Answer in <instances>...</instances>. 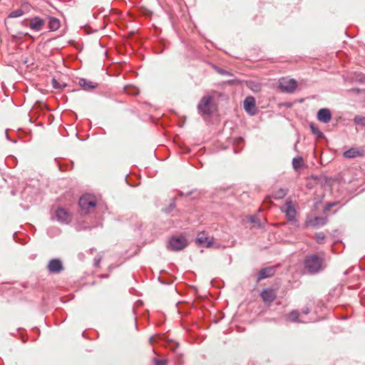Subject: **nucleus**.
<instances>
[{
	"instance_id": "obj_9",
	"label": "nucleus",
	"mask_w": 365,
	"mask_h": 365,
	"mask_svg": "<svg viewBox=\"0 0 365 365\" xmlns=\"http://www.w3.org/2000/svg\"><path fill=\"white\" fill-rule=\"evenodd\" d=\"M244 108L245 110L253 115L255 113V99L252 96L247 97L244 101Z\"/></svg>"
},
{
	"instance_id": "obj_6",
	"label": "nucleus",
	"mask_w": 365,
	"mask_h": 365,
	"mask_svg": "<svg viewBox=\"0 0 365 365\" xmlns=\"http://www.w3.org/2000/svg\"><path fill=\"white\" fill-rule=\"evenodd\" d=\"M26 21L29 22V28L36 31H41L46 24V21L39 16H34L30 19H26L24 21V24H25Z\"/></svg>"
},
{
	"instance_id": "obj_12",
	"label": "nucleus",
	"mask_w": 365,
	"mask_h": 365,
	"mask_svg": "<svg viewBox=\"0 0 365 365\" xmlns=\"http://www.w3.org/2000/svg\"><path fill=\"white\" fill-rule=\"evenodd\" d=\"M281 210L286 214L289 220L294 218L296 211L291 202H287L285 205L281 207Z\"/></svg>"
},
{
	"instance_id": "obj_16",
	"label": "nucleus",
	"mask_w": 365,
	"mask_h": 365,
	"mask_svg": "<svg viewBox=\"0 0 365 365\" xmlns=\"http://www.w3.org/2000/svg\"><path fill=\"white\" fill-rule=\"evenodd\" d=\"M307 223L309 226H312L313 227H317L319 226H322L325 225L326 220L322 217H315L312 220H309Z\"/></svg>"
},
{
	"instance_id": "obj_20",
	"label": "nucleus",
	"mask_w": 365,
	"mask_h": 365,
	"mask_svg": "<svg viewBox=\"0 0 365 365\" xmlns=\"http://www.w3.org/2000/svg\"><path fill=\"white\" fill-rule=\"evenodd\" d=\"M248 87L254 92H259L261 91V85L258 83L250 81L247 84Z\"/></svg>"
},
{
	"instance_id": "obj_11",
	"label": "nucleus",
	"mask_w": 365,
	"mask_h": 365,
	"mask_svg": "<svg viewBox=\"0 0 365 365\" xmlns=\"http://www.w3.org/2000/svg\"><path fill=\"white\" fill-rule=\"evenodd\" d=\"M48 269L50 272L58 273L63 269V265L59 259H52L48 264Z\"/></svg>"
},
{
	"instance_id": "obj_24",
	"label": "nucleus",
	"mask_w": 365,
	"mask_h": 365,
	"mask_svg": "<svg viewBox=\"0 0 365 365\" xmlns=\"http://www.w3.org/2000/svg\"><path fill=\"white\" fill-rule=\"evenodd\" d=\"M24 14V11L21 9H19L11 11L9 14V18H16V17L21 16Z\"/></svg>"
},
{
	"instance_id": "obj_15",
	"label": "nucleus",
	"mask_w": 365,
	"mask_h": 365,
	"mask_svg": "<svg viewBox=\"0 0 365 365\" xmlns=\"http://www.w3.org/2000/svg\"><path fill=\"white\" fill-rule=\"evenodd\" d=\"M274 269L272 267H267V268L262 269L259 272V274H258L257 281L259 282L260 280H262L263 279L272 277L274 275Z\"/></svg>"
},
{
	"instance_id": "obj_21",
	"label": "nucleus",
	"mask_w": 365,
	"mask_h": 365,
	"mask_svg": "<svg viewBox=\"0 0 365 365\" xmlns=\"http://www.w3.org/2000/svg\"><path fill=\"white\" fill-rule=\"evenodd\" d=\"M287 195V191L284 189H279L273 195L274 199H282Z\"/></svg>"
},
{
	"instance_id": "obj_8",
	"label": "nucleus",
	"mask_w": 365,
	"mask_h": 365,
	"mask_svg": "<svg viewBox=\"0 0 365 365\" xmlns=\"http://www.w3.org/2000/svg\"><path fill=\"white\" fill-rule=\"evenodd\" d=\"M263 302L266 304H271L273 302L276 297V292L272 289H264L260 294Z\"/></svg>"
},
{
	"instance_id": "obj_19",
	"label": "nucleus",
	"mask_w": 365,
	"mask_h": 365,
	"mask_svg": "<svg viewBox=\"0 0 365 365\" xmlns=\"http://www.w3.org/2000/svg\"><path fill=\"white\" fill-rule=\"evenodd\" d=\"M304 162L302 158H295L292 160V165L295 170L302 168Z\"/></svg>"
},
{
	"instance_id": "obj_18",
	"label": "nucleus",
	"mask_w": 365,
	"mask_h": 365,
	"mask_svg": "<svg viewBox=\"0 0 365 365\" xmlns=\"http://www.w3.org/2000/svg\"><path fill=\"white\" fill-rule=\"evenodd\" d=\"M48 28L51 31H56L60 27V21L58 19L53 18V17H49L48 18Z\"/></svg>"
},
{
	"instance_id": "obj_14",
	"label": "nucleus",
	"mask_w": 365,
	"mask_h": 365,
	"mask_svg": "<svg viewBox=\"0 0 365 365\" xmlns=\"http://www.w3.org/2000/svg\"><path fill=\"white\" fill-rule=\"evenodd\" d=\"M78 84L85 91L95 89L98 86L97 83L85 78H81L78 81Z\"/></svg>"
},
{
	"instance_id": "obj_13",
	"label": "nucleus",
	"mask_w": 365,
	"mask_h": 365,
	"mask_svg": "<svg viewBox=\"0 0 365 365\" xmlns=\"http://www.w3.org/2000/svg\"><path fill=\"white\" fill-rule=\"evenodd\" d=\"M57 220L62 222H68L71 219L70 214L63 208L59 207L56 211Z\"/></svg>"
},
{
	"instance_id": "obj_22",
	"label": "nucleus",
	"mask_w": 365,
	"mask_h": 365,
	"mask_svg": "<svg viewBox=\"0 0 365 365\" xmlns=\"http://www.w3.org/2000/svg\"><path fill=\"white\" fill-rule=\"evenodd\" d=\"M287 317L289 322H297L299 319V313L297 311H292Z\"/></svg>"
},
{
	"instance_id": "obj_2",
	"label": "nucleus",
	"mask_w": 365,
	"mask_h": 365,
	"mask_svg": "<svg viewBox=\"0 0 365 365\" xmlns=\"http://www.w3.org/2000/svg\"><path fill=\"white\" fill-rule=\"evenodd\" d=\"M199 113L202 116H209L216 110V106L213 102V98L207 95L203 96L197 106Z\"/></svg>"
},
{
	"instance_id": "obj_4",
	"label": "nucleus",
	"mask_w": 365,
	"mask_h": 365,
	"mask_svg": "<svg viewBox=\"0 0 365 365\" xmlns=\"http://www.w3.org/2000/svg\"><path fill=\"white\" fill-rule=\"evenodd\" d=\"M79 205L86 211H89L90 209H93L96 205V197L89 194L83 195L79 200Z\"/></svg>"
},
{
	"instance_id": "obj_23",
	"label": "nucleus",
	"mask_w": 365,
	"mask_h": 365,
	"mask_svg": "<svg viewBox=\"0 0 365 365\" xmlns=\"http://www.w3.org/2000/svg\"><path fill=\"white\" fill-rule=\"evenodd\" d=\"M314 239L317 243L322 244L326 239V236L323 232H317L315 234Z\"/></svg>"
},
{
	"instance_id": "obj_10",
	"label": "nucleus",
	"mask_w": 365,
	"mask_h": 365,
	"mask_svg": "<svg viewBox=\"0 0 365 365\" xmlns=\"http://www.w3.org/2000/svg\"><path fill=\"white\" fill-rule=\"evenodd\" d=\"M317 118L319 121L327 123L331 120V114L328 108H322L317 113Z\"/></svg>"
},
{
	"instance_id": "obj_25",
	"label": "nucleus",
	"mask_w": 365,
	"mask_h": 365,
	"mask_svg": "<svg viewBox=\"0 0 365 365\" xmlns=\"http://www.w3.org/2000/svg\"><path fill=\"white\" fill-rule=\"evenodd\" d=\"M310 128L314 134H315L317 137H322L323 133L316 128L313 124L310 125Z\"/></svg>"
},
{
	"instance_id": "obj_1",
	"label": "nucleus",
	"mask_w": 365,
	"mask_h": 365,
	"mask_svg": "<svg viewBox=\"0 0 365 365\" xmlns=\"http://www.w3.org/2000/svg\"><path fill=\"white\" fill-rule=\"evenodd\" d=\"M324 262V254L322 252L307 256L304 260V264L309 273H317L323 269Z\"/></svg>"
},
{
	"instance_id": "obj_7",
	"label": "nucleus",
	"mask_w": 365,
	"mask_h": 365,
	"mask_svg": "<svg viewBox=\"0 0 365 365\" xmlns=\"http://www.w3.org/2000/svg\"><path fill=\"white\" fill-rule=\"evenodd\" d=\"M214 242V238L205 232L198 233L196 242L201 247H210Z\"/></svg>"
},
{
	"instance_id": "obj_28",
	"label": "nucleus",
	"mask_w": 365,
	"mask_h": 365,
	"mask_svg": "<svg viewBox=\"0 0 365 365\" xmlns=\"http://www.w3.org/2000/svg\"><path fill=\"white\" fill-rule=\"evenodd\" d=\"M155 365H166V361L164 360L155 359Z\"/></svg>"
},
{
	"instance_id": "obj_27",
	"label": "nucleus",
	"mask_w": 365,
	"mask_h": 365,
	"mask_svg": "<svg viewBox=\"0 0 365 365\" xmlns=\"http://www.w3.org/2000/svg\"><path fill=\"white\" fill-rule=\"evenodd\" d=\"M52 85L53 86V88H56V89H62L63 88L65 87V84H61L59 83L56 79L55 78H53L52 79Z\"/></svg>"
},
{
	"instance_id": "obj_29",
	"label": "nucleus",
	"mask_w": 365,
	"mask_h": 365,
	"mask_svg": "<svg viewBox=\"0 0 365 365\" xmlns=\"http://www.w3.org/2000/svg\"><path fill=\"white\" fill-rule=\"evenodd\" d=\"M309 312V309H306L303 310V313L305 314H307Z\"/></svg>"
},
{
	"instance_id": "obj_5",
	"label": "nucleus",
	"mask_w": 365,
	"mask_h": 365,
	"mask_svg": "<svg viewBox=\"0 0 365 365\" xmlns=\"http://www.w3.org/2000/svg\"><path fill=\"white\" fill-rule=\"evenodd\" d=\"M172 250L178 251L184 249L187 245V242L184 237H173L169 242Z\"/></svg>"
},
{
	"instance_id": "obj_17",
	"label": "nucleus",
	"mask_w": 365,
	"mask_h": 365,
	"mask_svg": "<svg viewBox=\"0 0 365 365\" xmlns=\"http://www.w3.org/2000/svg\"><path fill=\"white\" fill-rule=\"evenodd\" d=\"M361 155V152L356 148H351L344 153V156L346 158H353Z\"/></svg>"
},
{
	"instance_id": "obj_26",
	"label": "nucleus",
	"mask_w": 365,
	"mask_h": 365,
	"mask_svg": "<svg viewBox=\"0 0 365 365\" xmlns=\"http://www.w3.org/2000/svg\"><path fill=\"white\" fill-rule=\"evenodd\" d=\"M354 120L356 124L365 125V117L358 115L354 118Z\"/></svg>"
},
{
	"instance_id": "obj_3",
	"label": "nucleus",
	"mask_w": 365,
	"mask_h": 365,
	"mask_svg": "<svg viewBox=\"0 0 365 365\" xmlns=\"http://www.w3.org/2000/svg\"><path fill=\"white\" fill-rule=\"evenodd\" d=\"M297 86V82L289 77H282L279 80V88L284 93H294Z\"/></svg>"
}]
</instances>
